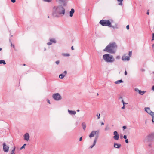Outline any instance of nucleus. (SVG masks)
<instances>
[{"label": "nucleus", "mask_w": 154, "mask_h": 154, "mask_svg": "<svg viewBox=\"0 0 154 154\" xmlns=\"http://www.w3.org/2000/svg\"><path fill=\"white\" fill-rule=\"evenodd\" d=\"M122 103H123V105H125V104H128V103H125V102H124V100H122Z\"/></svg>", "instance_id": "obj_33"}, {"label": "nucleus", "mask_w": 154, "mask_h": 154, "mask_svg": "<svg viewBox=\"0 0 154 154\" xmlns=\"http://www.w3.org/2000/svg\"><path fill=\"white\" fill-rule=\"evenodd\" d=\"M46 50V49L45 48L44 49V51H45Z\"/></svg>", "instance_id": "obj_58"}, {"label": "nucleus", "mask_w": 154, "mask_h": 154, "mask_svg": "<svg viewBox=\"0 0 154 154\" xmlns=\"http://www.w3.org/2000/svg\"><path fill=\"white\" fill-rule=\"evenodd\" d=\"M104 124V123L103 122H102L101 123V125H103Z\"/></svg>", "instance_id": "obj_53"}, {"label": "nucleus", "mask_w": 154, "mask_h": 154, "mask_svg": "<svg viewBox=\"0 0 154 154\" xmlns=\"http://www.w3.org/2000/svg\"><path fill=\"white\" fill-rule=\"evenodd\" d=\"M3 64L4 65H5L6 64L5 60H0V64Z\"/></svg>", "instance_id": "obj_25"}, {"label": "nucleus", "mask_w": 154, "mask_h": 154, "mask_svg": "<svg viewBox=\"0 0 154 154\" xmlns=\"http://www.w3.org/2000/svg\"><path fill=\"white\" fill-rule=\"evenodd\" d=\"M149 10H147V13H146V14H147V15H149Z\"/></svg>", "instance_id": "obj_43"}, {"label": "nucleus", "mask_w": 154, "mask_h": 154, "mask_svg": "<svg viewBox=\"0 0 154 154\" xmlns=\"http://www.w3.org/2000/svg\"><path fill=\"white\" fill-rule=\"evenodd\" d=\"M52 97L56 101L60 100L62 99L61 95L58 93H56L53 94Z\"/></svg>", "instance_id": "obj_5"}, {"label": "nucleus", "mask_w": 154, "mask_h": 154, "mask_svg": "<svg viewBox=\"0 0 154 154\" xmlns=\"http://www.w3.org/2000/svg\"><path fill=\"white\" fill-rule=\"evenodd\" d=\"M71 49L72 50H74L73 47V46L71 47Z\"/></svg>", "instance_id": "obj_52"}, {"label": "nucleus", "mask_w": 154, "mask_h": 154, "mask_svg": "<svg viewBox=\"0 0 154 154\" xmlns=\"http://www.w3.org/2000/svg\"><path fill=\"white\" fill-rule=\"evenodd\" d=\"M145 111L148 114L152 116V115H153V112H152V111L150 109V108L149 107H145Z\"/></svg>", "instance_id": "obj_7"}, {"label": "nucleus", "mask_w": 154, "mask_h": 154, "mask_svg": "<svg viewBox=\"0 0 154 154\" xmlns=\"http://www.w3.org/2000/svg\"><path fill=\"white\" fill-rule=\"evenodd\" d=\"M15 149V148H14L12 150L11 154H15L14 151Z\"/></svg>", "instance_id": "obj_30"}, {"label": "nucleus", "mask_w": 154, "mask_h": 154, "mask_svg": "<svg viewBox=\"0 0 154 154\" xmlns=\"http://www.w3.org/2000/svg\"><path fill=\"white\" fill-rule=\"evenodd\" d=\"M52 12V15L54 17H58L60 15L65 14V9L61 5L54 6L53 7Z\"/></svg>", "instance_id": "obj_1"}, {"label": "nucleus", "mask_w": 154, "mask_h": 154, "mask_svg": "<svg viewBox=\"0 0 154 154\" xmlns=\"http://www.w3.org/2000/svg\"><path fill=\"white\" fill-rule=\"evenodd\" d=\"M109 129V128L108 126L106 127L105 128V131H107V130H108Z\"/></svg>", "instance_id": "obj_37"}, {"label": "nucleus", "mask_w": 154, "mask_h": 154, "mask_svg": "<svg viewBox=\"0 0 154 154\" xmlns=\"http://www.w3.org/2000/svg\"><path fill=\"white\" fill-rule=\"evenodd\" d=\"M125 105H123V107H122V109H125Z\"/></svg>", "instance_id": "obj_49"}, {"label": "nucleus", "mask_w": 154, "mask_h": 154, "mask_svg": "<svg viewBox=\"0 0 154 154\" xmlns=\"http://www.w3.org/2000/svg\"><path fill=\"white\" fill-rule=\"evenodd\" d=\"M152 89L154 91V86H153L152 87Z\"/></svg>", "instance_id": "obj_50"}, {"label": "nucleus", "mask_w": 154, "mask_h": 154, "mask_svg": "<svg viewBox=\"0 0 154 154\" xmlns=\"http://www.w3.org/2000/svg\"><path fill=\"white\" fill-rule=\"evenodd\" d=\"M100 113L97 114V117L98 119H99L100 118Z\"/></svg>", "instance_id": "obj_29"}, {"label": "nucleus", "mask_w": 154, "mask_h": 154, "mask_svg": "<svg viewBox=\"0 0 154 154\" xmlns=\"http://www.w3.org/2000/svg\"><path fill=\"white\" fill-rule=\"evenodd\" d=\"M126 29L127 30H128L129 29V25H127L126 26Z\"/></svg>", "instance_id": "obj_40"}, {"label": "nucleus", "mask_w": 154, "mask_h": 154, "mask_svg": "<svg viewBox=\"0 0 154 154\" xmlns=\"http://www.w3.org/2000/svg\"><path fill=\"white\" fill-rule=\"evenodd\" d=\"M68 112L69 114L71 115H75L76 114V112L75 111L70 110L68 109Z\"/></svg>", "instance_id": "obj_16"}, {"label": "nucleus", "mask_w": 154, "mask_h": 154, "mask_svg": "<svg viewBox=\"0 0 154 154\" xmlns=\"http://www.w3.org/2000/svg\"><path fill=\"white\" fill-rule=\"evenodd\" d=\"M113 135L114 136L113 137L114 139L116 140H119V135L118 134V132L117 131H115L113 132Z\"/></svg>", "instance_id": "obj_8"}, {"label": "nucleus", "mask_w": 154, "mask_h": 154, "mask_svg": "<svg viewBox=\"0 0 154 154\" xmlns=\"http://www.w3.org/2000/svg\"><path fill=\"white\" fill-rule=\"evenodd\" d=\"M79 111H79V109H78V110H77V112H79Z\"/></svg>", "instance_id": "obj_56"}, {"label": "nucleus", "mask_w": 154, "mask_h": 154, "mask_svg": "<svg viewBox=\"0 0 154 154\" xmlns=\"http://www.w3.org/2000/svg\"><path fill=\"white\" fill-rule=\"evenodd\" d=\"M122 59L123 61H128L130 60V57H129L126 56L125 54L124 56H122Z\"/></svg>", "instance_id": "obj_13"}, {"label": "nucleus", "mask_w": 154, "mask_h": 154, "mask_svg": "<svg viewBox=\"0 0 154 154\" xmlns=\"http://www.w3.org/2000/svg\"><path fill=\"white\" fill-rule=\"evenodd\" d=\"M146 92V91H141V94H140V95H143Z\"/></svg>", "instance_id": "obj_32"}, {"label": "nucleus", "mask_w": 154, "mask_h": 154, "mask_svg": "<svg viewBox=\"0 0 154 154\" xmlns=\"http://www.w3.org/2000/svg\"><path fill=\"white\" fill-rule=\"evenodd\" d=\"M49 41L50 42L47 43V44L48 45H51L52 43H55L56 42V41L54 38L50 39Z\"/></svg>", "instance_id": "obj_10"}, {"label": "nucleus", "mask_w": 154, "mask_h": 154, "mask_svg": "<svg viewBox=\"0 0 154 154\" xmlns=\"http://www.w3.org/2000/svg\"><path fill=\"white\" fill-rule=\"evenodd\" d=\"M75 11L74 9L72 8L71 11H70V17H72L73 16V14L74 13Z\"/></svg>", "instance_id": "obj_17"}, {"label": "nucleus", "mask_w": 154, "mask_h": 154, "mask_svg": "<svg viewBox=\"0 0 154 154\" xmlns=\"http://www.w3.org/2000/svg\"><path fill=\"white\" fill-rule=\"evenodd\" d=\"M123 0H117V1L119 2L118 5H122V1Z\"/></svg>", "instance_id": "obj_22"}, {"label": "nucleus", "mask_w": 154, "mask_h": 154, "mask_svg": "<svg viewBox=\"0 0 154 154\" xmlns=\"http://www.w3.org/2000/svg\"><path fill=\"white\" fill-rule=\"evenodd\" d=\"M11 46L13 47L14 48L15 47L14 45H12V44H11Z\"/></svg>", "instance_id": "obj_48"}, {"label": "nucleus", "mask_w": 154, "mask_h": 154, "mask_svg": "<svg viewBox=\"0 0 154 154\" xmlns=\"http://www.w3.org/2000/svg\"><path fill=\"white\" fill-rule=\"evenodd\" d=\"M9 42H10V43L11 44H12L11 41L10 39H9Z\"/></svg>", "instance_id": "obj_54"}, {"label": "nucleus", "mask_w": 154, "mask_h": 154, "mask_svg": "<svg viewBox=\"0 0 154 154\" xmlns=\"http://www.w3.org/2000/svg\"><path fill=\"white\" fill-rule=\"evenodd\" d=\"M149 146H151L150 145H149Z\"/></svg>", "instance_id": "obj_62"}, {"label": "nucleus", "mask_w": 154, "mask_h": 154, "mask_svg": "<svg viewBox=\"0 0 154 154\" xmlns=\"http://www.w3.org/2000/svg\"><path fill=\"white\" fill-rule=\"evenodd\" d=\"M122 136H121V137H120V138H122Z\"/></svg>", "instance_id": "obj_61"}, {"label": "nucleus", "mask_w": 154, "mask_h": 154, "mask_svg": "<svg viewBox=\"0 0 154 154\" xmlns=\"http://www.w3.org/2000/svg\"><path fill=\"white\" fill-rule=\"evenodd\" d=\"M24 140L26 141H28L29 139L30 136L28 133H26L24 135Z\"/></svg>", "instance_id": "obj_12"}, {"label": "nucleus", "mask_w": 154, "mask_h": 154, "mask_svg": "<svg viewBox=\"0 0 154 154\" xmlns=\"http://www.w3.org/2000/svg\"><path fill=\"white\" fill-rule=\"evenodd\" d=\"M112 21V20H100L99 23L103 26H108L114 29L115 26L111 25V22Z\"/></svg>", "instance_id": "obj_4"}, {"label": "nucleus", "mask_w": 154, "mask_h": 154, "mask_svg": "<svg viewBox=\"0 0 154 154\" xmlns=\"http://www.w3.org/2000/svg\"><path fill=\"white\" fill-rule=\"evenodd\" d=\"M98 95V93H97V95Z\"/></svg>", "instance_id": "obj_60"}, {"label": "nucleus", "mask_w": 154, "mask_h": 154, "mask_svg": "<svg viewBox=\"0 0 154 154\" xmlns=\"http://www.w3.org/2000/svg\"><path fill=\"white\" fill-rule=\"evenodd\" d=\"M153 113L154 114H153V115H152V116H154V112H153Z\"/></svg>", "instance_id": "obj_57"}, {"label": "nucleus", "mask_w": 154, "mask_h": 154, "mask_svg": "<svg viewBox=\"0 0 154 154\" xmlns=\"http://www.w3.org/2000/svg\"><path fill=\"white\" fill-rule=\"evenodd\" d=\"M3 149L4 152H7L8 151L9 147L8 146L6 145L5 143H3Z\"/></svg>", "instance_id": "obj_9"}, {"label": "nucleus", "mask_w": 154, "mask_h": 154, "mask_svg": "<svg viewBox=\"0 0 154 154\" xmlns=\"http://www.w3.org/2000/svg\"><path fill=\"white\" fill-rule=\"evenodd\" d=\"M116 59H120V56H117L116 57Z\"/></svg>", "instance_id": "obj_36"}, {"label": "nucleus", "mask_w": 154, "mask_h": 154, "mask_svg": "<svg viewBox=\"0 0 154 154\" xmlns=\"http://www.w3.org/2000/svg\"><path fill=\"white\" fill-rule=\"evenodd\" d=\"M56 1L60 4H63L65 2L66 0H55Z\"/></svg>", "instance_id": "obj_20"}, {"label": "nucleus", "mask_w": 154, "mask_h": 154, "mask_svg": "<svg viewBox=\"0 0 154 154\" xmlns=\"http://www.w3.org/2000/svg\"><path fill=\"white\" fill-rule=\"evenodd\" d=\"M48 18H49V16H48Z\"/></svg>", "instance_id": "obj_59"}, {"label": "nucleus", "mask_w": 154, "mask_h": 154, "mask_svg": "<svg viewBox=\"0 0 154 154\" xmlns=\"http://www.w3.org/2000/svg\"><path fill=\"white\" fill-rule=\"evenodd\" d=\"M43 1L45 2H50L52 1V0H43Z\"/></svg>", "instance_id": "obj_31"}, {"label": "nucleus", "mask_w": 154, "mask_h": 154, "mask_svg": "<svg viewBox=\"0 0 154 154\" xmlns=\"http://www.w3.org/2000/svg\"><path fill=\"white\" fill-rule=\"evenodd\" d=\"M127 72L125 70V75H127Z\"/></svg>", "instance_id": "obj_45"}, {"label": "nucleus", "mask_w": 154, "mask_h": 154, "mask_svg": "<svg viewBox=\"0 0 154 154\" xmlns=\"http://www.w3.org/2000/svg\"><path fill=\"white\" fill-rule=\"evenodd\" d=\"M132 52L131 51L129 52L128 54H129V57H131V55H132Z\"/></svg>", "instance_id": "obj_34"}, {"label": "nucleus", "mask_w": 154, "mask_h": 154, "mask_svg": "<svg viewBox=\"0 0 154 154\" xmlns=\"http://www.w3.org/2000/svg\"><path fill=\"white\" fill-rule=\"evenodd\" d=\"M96 142L94 141L93 145L90 146H89V149L92 148L95 146V145H96Z\"/></svg>", "instance_id": "obj_24"}, {"label": "nucleus", "mask_w": 154, "mask_h": 154, "mask_svg": "<svg viewBox=\"0 0 154 154\" xmlns=\"http://www.w3.org/2000/svg\"><path fill=\"white\" fill-rule=\"evenodd\" d=\"M117 45L115 42L110 43L103 49L104 51H106L110 54H114L116 51Z\"/></svg>", "instance_id": "obj_2"}, {"label": "nucleus", "mask_w": 154, "mask_h": 154, "mask_svg": "<svg viewBox=\"0 0 154 154\" xmlns=\"http://www.w3.org/2000/svg\"><path fill=\"white\" fill-rule=\"evenodd\" d=\"M11 2L13 3H14L15 2H16V0H11Z\"/></svg>", "instance_id": "obj_44"}, {"label": "nucleus", "mask_w": 154, "mask_h": 154, "mask_svg": "<svg viewBox=\"0 0 154 154\" xmlns=\"http://www.w3.org/2000/svg\"><path fill=\"white\" fill-rule=\"evenodd\" d=\"M152 121L154 122V116H152Z\"/></svg>", "instance_id": "obj_38"}, {"label": "nucleus", "mask_w": 154, "mask_h": 154, "mask_svg": "<svg viewBox=\"0 0 154 154\" xmlns=\"http://www.w3.org/2000/svg\"><path fill=\"white\" fill-rule=\"evenodd\" d=\"M82 127L83 129L84 130H85L86 127V124L85 123V122L82 123Z\"/></svg>", "instance_id": "obj_18"}, {"label": "nucleus", "mask_w": 154, "mask_h": 154, "mask_svg": "<svg viewBox=\"0 0 154 154\" xmlns=\"http://www.w3.org/2000/svg\"><path fill=\"white\" fill-rule=\"evenodd\" d=\"M125 141L126 143H128V140L127 139H126Z\"/></svg>", "instance_id": "obj_46"}, {"label": "nucleus", "mask_w": 154, "mask_h": 154, "mask_svg": "<svg viewBox=\"0 0 154 154\" xmlns=\"http://www.w3.org/2000/svg\"><path fill=\"white\" fill-rule=\"evenodd\" d=\"M96 142L94 141L93 145L90 146H89V149L92 148L95 146V145H96Z\"/></svg>", "instance_id": "obj_23"}, {"label": "nucleus", "mask_w": 154, "mask_h": 154, "mask_svg": "<svg viewBox=\"0 0 154 154\" xmlns=\"http://www.w3.org/2000/svg\"><path fill=\"white\" fill-rule=\"evenodd\" d=\"M47 102L49 104H50V100H47Z\"/></svg>", "instance_id": "obj_51"}, {"label": "nucleus", "mask_w": 154, "mask_h": 154, "mask_svg": "<svg viewBox=\"0 0 154 154\" xmlns=\"http://www.w3.org/2000/svg\"><path fill=\"white\" fill-rule=\"evenodd\" d=\"M59 63H60V61L59 60H57L55 62V63L57 65H58L59 64Z\"/></svg>", "instance_id": "obj_35"}, {"label": "nucleus", "mask_w": 154, "mask_h": 154, "mask_svg": "<svg viewBox=\"0 0 154 154\" xmlns=\"http://www.w3.org/2000/svg\"><path fill=\"white\" fill-rule=\"evenodd\" d=\"M67 74V72L66 71H65L63 73L60 74L59 75V77L60 79L63 78Z\"/></svg>", "instance_id": "obj_14"}, {"label": "nucleus", "mask_w": 154, "mask_h": 154, "mask_svg": "<svg viewBox=\"0 0 154 154\" xmlns=\"http://www.w3.org/2000/svg\"><path fill=\"white\" fill-rule=\"evenodd\" d=\"M103 58L105 61L107 63H112L115 61V59L113 55L109 54L103 55Z\"/></svg>", "instance_id": "obj_3"}, {"label": "nucleus", "mask_w": 154, "mask_h": 154, "mask_svg": "<svg viewBox=\"0 0 154 154\" xmlns=\"http://www.w3.org/2000/svg\"><path fill=\"white\" fill-rule=\"evenodd\" d=\"M123 138L125 139H126L127 138V136L126 135H124L123 136Z\"/></svg>", "instance_id": "obj_42"}, {"label": "nucleus", "mask_w": 154, "mask_h": 154, "mask_svg": "<svg viewBox=\"0 0 154 154\" xmlns=\"http://www.w3.org/2000/svg\"><path fill=\"white\" fill-rule=\"evenodd\" d=\"M114 146L115 148H119L121 147L122 145L120 144L115 143L114 144Z\"/></svg>", "instance_id": "obj_15"}, {"label": "nucleus", "mask_w": 154, "mask_h": 154, "mask_svg": "<svg viewBox=\"0 0 154 154\" xmlns=\"http://www.w3.org/2000/svg\"><path fill=\"white\" fill-rule=\"evenodd\" d=\"M123 81L122 80H119L116 81L115 82V83L116 84H119L121 83H123Z\"/></svg>", "instance_id": "obj_19"}, {"label": "nucleus", "mask_w": 154, "mask_h": 154, "mask_svg": "<svg viewBox=\"0 0 154 154\" xmlns=\"http://www.w3.org/2000/svg\"><path fill=\"white\" fill-rule=\"evenodd\" d=\"M99 133V131L98 130L97 131H93L90 134L89 137L90 138H91L94 136L96 134H98Z\"/></svg>", "instance_id": "obj_6"}, {"label": "nucleus", "mask_w": 154, "mask_h": 154, "mask_svg": "<svg viewBox=\"0 0 154 154\" xmlns=\"http://www.w3.org/2000/svg\"><path fill=\"white\" fill-rule=\"evenodd\" d=\"M154 40V33L152 34V40Z\"/></svg>", "instance_id": "obj_39"}, {"label": "nucleus", "mask_w": 154, "mask_h": 154, "mask_svg": "<svg viewBox=\"0 0 154 154\" xmlns=\"http://www.w3.org/2000/svg\"><path fill=\"white\" fill-rule=\"evenodd\" d=\"M122 128L123 129V130H125L126 128L127 127L126 126H124L122 127Z\"/></svg>", "instance_id": "obj_41"}, {"label": "nucleus", "mask_w": 154, "mask_h": 154, "mask_svg": "<svg viewBox=\"0 0 154 154\" xmlns=\"http://www.w3.org/2000/svg\"><path fill=\"white\" fill-rule=\"evenodd\" d=\"M148 137L149 140H154V133H152L148 136Z\"/></svg>", "instance_id": "obj_11"}, {"label": "nucleus", "mask_w": 154, "mask_h": 154, "mask_svg": "<svg viewBox=\"0 0 154 154\" xmlns=\"http://www.w3.org/2000/svg\"><path fill=\"white\" fill-rule=\"evenodd\" d=\"M26 145V144H23V145L22 146V147H21L20 148V150H22L23 148H24L25 146Z\"/></svg>", "instance_id": "obj_28"}, {"label": "nucleus", "mask_w": 154, "mask_h": 154, "mask_svg": "<svg viewBox=\"0 0 154 154\" xmlns=\"http://www.w3.org/2000/svg\"><path fill=\"white\" fill-rule=\"evenodd\" d=\"M98 137V134H97V135L95 136V137L94 139V141L96 143Z\"/></svg>", "instance_id": "obj_27"}, {"label": "nucleus", "mask_w": 154, "mask_h": 154, "mask_svg": "<svg viewBox=\"0 0 154 154\" xmlns=\"http://www.w3.org/2000/svg\"><path fill=\"white\" fill-rule=\"evenodd\" d=\"M62 55L66 57H69L70 55V54L69 53H63L62 54Z\"/></svg>", "instance_id": "obj_26"}, {"label": "nucleus", "mask_w": 154, "mask_h": 154, "mask_svg": "<svg viewBox=\"0 0 154 154\" xmlns=\"http://www.w3.org/2000/svg\"><path fill=\"white\" fill-rule=\"evenodd\" d=\"M2 50V48H0V51H1Z\"/></svg>", "instance_id": "obj_55"}, {"label": "nucleus", "mask_w": 154, "mask_h": 154, "mask_svg": "<svg viewBox=\"0 0 154 154\" xmlns=\"http://www.w3.org/2000/svg\"><path fill=\"white\" fill-rule=\"evenodd\" d=\"M82 140V137H81L80 138H79V141H81Z\"/></svg>", "instance_id": "obj_47"}, {"label": "nucleus", "mask_w": 154, "mask_h": 154, "mask_svg": "<svg viewBox=\"0 0 154 154\" xmlns=\"http://www.w3.org/2000/svg\"><path fill=\"white\" fill-rule=\"evenodd\" d=\"M134 90H135V91L137 92H138L139 94H141V90H139L138 88H135L134 89Z\"/></svg>", "instance_id": "obj_21"}]
</instances>
